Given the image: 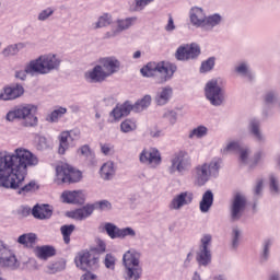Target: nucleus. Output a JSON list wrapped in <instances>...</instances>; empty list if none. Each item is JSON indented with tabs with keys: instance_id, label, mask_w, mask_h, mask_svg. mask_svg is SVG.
I'll return each instance as SVG.
<instances>
[{
	"instance_id": "nucleus-1",
	"label": "nucleus",
	"mask_w": 280,
	"mask_h": 280,
	"mask_svg": "<svg viewBox=\"0 0 280 280\" xmlns=\"http://www.w3.org/2000/svg\"><path fill=\"white\" fill-rule=\"evenodd\" d=\"M1 154L7 180L13 184L8 189H19L27 176V168L36 166L38 158L25 148H18L13 152L1 151Z\"/></svg>"
},
{
	"instance_id": "nucleus-2",
	"label": "nucleus",
	"mask_w": 280,
	"mask_h": 280,
	"mask_svg": "<svg viewBox=\"0 0 280 280\" xmlns=\"http://www.w3.org/2000/svg\"><path fill=\"white\" fill-rule=\"evenodd\" d=\"M62 60L56 54L42 55L31 60L24 68L15 72L18 80H25L28 75H49L52 71L60 69Z\"/></svg>"
},
{
	"instance_id": "nucleus-3",
	"label": "nucleus",
	"mask_w": 280,
	"mask_h": 280,
	"mask_svg": "<svg viewBox=\"0 0 280 280\" xmlns=\"http://www.w3.org/2000/svg\"><path fill=\"white\" fill-rule=\"evenodd\" d=\"M222 167V159L213 158L210 162H205L195 166L191 171V176L195 185L203 187L211 178L220 176Z\"/></svg>"
},
{
	"instance_id": "nucleus-4",
	"label": "nucleus",
	"mask_w": 280,
	"mask_h": 280,
	"mask_svg": "<svg viewBox=\"0 0 280 280\" xmlns=\"http://www.w3.org/2000/svg\"><path fill=\"white\" fill-rule=\"evenodd\" d=\"M176 65L160 61V62H149L145 67L141 68L140 73L143 78H159V84H165L168 80H172L174 73H176Z\"/></svg>"
},
{
	"instance_id": "nucleus-5",
	"label": "nucleus",
	"mask_w": 280,
	"mask_h": 280,
	"mask_svg": "<svg viewBox=\"0 0 280 280\" xmlns=\"http://www.w3.org/2000/svg\"><path fill=\"white\" fill-rule=\"evenodd\" d=\"M124 279L139 280L143 275V267H141V252L135 248L128 249L122 255Z\"/></svg>"
},
{
	"instance_id": "nucleus-6",
	"label": "nucleus",
	"mask_w": 280,
	"mask_h": 280,
	"mask_svg": "<svg viewBox=\"0 0 280 280\" xmlns=\"http://www.w3.org/2000/svg\"><path fill=\"white\" fill-rule=\"evenodd\" d=\"M36 106L28 104L20 106L15 109L10 110L5 119L7 121H14V119H21V125L24 128H35L38 126V117H36Z\"/></svg>"
},
{
	"instance_id": "nucleus-7",
	"label": "nucleus",
	"mask_w": 280,
	"mask_h": 280,
	"mask_svg": "<svg viewBox=\"0 0 280 280\" xmlns=\"http://www.w3.org/2000/svg\"><path fill=\"white\" fill-rule=\"evenodd\" d=\"M205 97L211 106L220 108L226 103V91L222 88V80L214 78L209 80L205 85Z\"/></svg>"
},
{
	"instance_id": "nucleus-8",
	"label": "nucleus",
	"mask_w": 280,
	"mask_h": 280,
	"mask_svg": "<svg viewBox=\"0 0 280 280\" xmlns=\"http://www.w3.org/2000/svg\"><path fill=\"white\" fill-rule=\"evenodd\" d=\"M170 166L167 167L168 174L174 176V174H178L179 176H185L189 170H191V156L185 150H180L175 152L171 160Z\"/></svg>"
},
{
	"instance_id": "nucleus-9",
	"label": "nucleus",
	"mask_w": 280,
	"mask_h": 280,
	"mask_svg": "<svg viewBox=\"0 0 280 280\" xmlns=\"http://www.w3.org/2000/svg\"><path fill=\"white\" fill-rule=\"evenodd\" d=\"M82 179V172L73 168L69 164L57 165L55 183L56 185H71V183H80Z\"/></svg>"
},
{
	"instance_id": "nucleus-10",
	"label": "nucleus",
	"mask_w": 280,
	"mask_h": 280,
	"mask_svg": "<svg viewBox=\"0 0 280 280\" xmlns=\"http://www.w3.org/2000/svg\"><path fill=\"white\" fill-rule=\"evenodd\" d=\"M139 163L141 165H147L150 170H156L161 163H163L161 151L156 148L143 149L139 153Z\"/></svg>"
},
{
	"instance_id": "nucleus-11",
	"label": "nucleus",
	"mask_w": 280,
	"mask_h": 280,
	"mask_svg": "<svg viewBox=\"0 0 280 280\" xmlns=\"http://www.w3.org/2000/svg\"><path fill=\"white\" fill-rule=\"evenodd\" d=\"M81 135L82 133L80 129L62 131L59 135L58 153L66 154L67 150H71V148H75V142L80 141Z\"/></svg>"
},
{
	"instance_id": "nucleus-12",
	"label": "nucleus",
	"mask_w": 280,
	"mask_h": 280,
	"mask_svg": "<svg viewBox=\"0 0 280 280\" xmlns=\"http://www.w3.org/2000/svg\"><path fill=\"white\" fill-rule=\"evenodd\" d=\"M0 267L9 268V270H16V268H19L16 254H14L10 245L5 244L2 240H0Z\"/></svg>"
},
{
	"instance_id": "nucleus-13",
	"label": "nucleus",
	"mask_w": 280,
	"mask_h": 280,
	"mask_svg": "<svg viewBox=\"0 0 280 280\" xmlns=\"http://www.w3.org/2000/svg\"><path fill=\"white\" fill-rule=\"evenodd\" d=\"M104 231L107 233L110 240H126V237H137V231H135V229L130 226L120 229L110 222L104 224Z\"/></svg>"
},
{
	"instance_id": "nucleus-14",
	"label": "nucleus",
	"mask_w": 280,
	"mask_h": 280,
	"mask_svg": "<svg viewBox=\"0 0 280 280\" xmlns=\"http://www.w3.org/2000/svg\"><path fill=\"white\" fill-rule=\"evenodd\" d=\"M74 264L80 270L86 271L89 268H95L100 264V256L89 250H82L74 257Z\"/></svg>"
},
{
	"instance_id": "nucleus-15",
	"label": "nucleus",
	"mask_w": 280,
	"mask_h": 280,
	"mask_svg": "<svg viewBox=\"0 0 280 280\" xmlns=\"http://www.w3.org/2000/svg\"><path fill=\"white\" fill-rule=\"evenodd\" d=\"M246 196L242 194H236L232 201L230 208V218L232 222H240L244 217V211H246Z\"/></svg>"
},
{
	"instance_id": "nucleus-16",
	"label": "nucleus",
	"mask_w": 280,
	"mask_h": 280,
	"mask_svg": "<svg viewBox=\"0 0 280 280\" xmlns=\"http://www.w3.org/2000/svg\"><path fill=\"white\" fill-rule=\"evenodd\" d=\"M194 202V192L186 190L176 194L168 203L170 211H180L184 207H189Z\"/></svg>"
},
{
	"instance_id": "nucleus-17",
	"label": "nucleus",
	"mask_w": 280,
	"mask_h": 280,
	"mask_svg": "<svg viewBox=\"0 0 280 280\" xmlns=\"http://www.w3.org/2000/svg\"><path fill=\"white\" fill-rule=\"evenodd\" d=\"M98 65L103 69L105 75L110 78V75H115V73H119V69H121V61L117 59V57H103L98 59Z\"/></svg>"
},
{
	"instance_id": "nucleus-18",
	"label": "nucleus",
	"mask_w": 280,
	"mask_h": 280,
	"mask_svg": "<svg viewBox=\"0 0 280 280\" xmlns=\"http://www.w3.org/2000/svg\"><path fill=\"white\" fill-rule=\"evenodd\" d=\"M138 21L137 16L118 19L116 21V28H113L110 32L106 33V38H115V36H119L121 32H126V30H130L132 25H136Z\"/></svg>"
},
{
	"instance_id": "nucleus-19",
	"label": "nucleus",
	"mask_w": 280,
	"mask_h": 280,
	"mask_svg": "<svg viewBox=\"0 0 280 280\" xmlns=\"http://www.w3.org/2000/svg\"><path fill=\"white\" fill-rule=\"evenodd\" d=\"M107 78L104 68H102L100 63L84 73V80L88 81L89 84H102V82H106Z\"/></svg>"
},
{
	"instance_id": "nucleus-20",
	"label": "nucleus",
	"mask_w": 280,
	"mask_h": 280,
	"mask_svg": "<svg viewBox=\"0 0 280 280\" xmlns=\"http://www.w3.org/2000/svg\"><path fill=\"white\" fill-rule=\"evenodd\" d=\"M61 200L66 205H83L86 197L82 190H66L61 194Z\"/></svg>"
},
{
	"instance_id": "nucleus-21",
	"label": "nucleus",
	"mask_w": 280,
	"mask_h": 280,
	"mask_svg": "<svg viewBox=\"0 0 280 280\" xmlns=\"http://www.w3.org/2000/svg\"><path fill=\"white\" fill-rule=\"evenodd\" d=\"M207 19V13L203 8L192 7L189 11V21L194 27H200L201 30L205 26V21Z\"/></svg>"
},
{
	"instance_id": "nucleus-22",
	"label": "nucleus",
	"mask_w": 280,
	"mask_h": 280,
	"mask_svg": "<svg viewBox=\"0 0 280 280\" xmlns=\"http://www.w3.org/2000/svg\"><path fill=\"white\" fill-rule=\"evenodd\" d=\"M173 96H174V89H172V86L170 85L162 86L155 93L154 102L156 106H166V104H170Z\"/></svg>"
},
{
	"instance_id": "nucleus-23",
	"label": "nucleus",
	"mask_w": 280,
	"mask_h": 280,
	"mask_svg": "<svg viewBox=\"0 0 280 280\" xmlns=\"http://www.w3.org/2000/svg\"><path fill=\"white\" fill-rule=\"evenodd\" d=\"M94 207L93 205H85L79 209H75V210H72V211H69L67 213V217L68 218H71L72 220H79V221H82V220H86V218H91V215H93V212H94Z\"/></svg>"
},
{
	"instance_id": "nucleus-24",
	"label": "nucleus",
	"mask_w": 280,
	"mask_h": 280,
	"mask_svg": "<svg viewBox=\"0 0 280 280\" xmlns=\"http://www.w3.org/2000/svg\"><path fill=\"white\" fill-rule=\"evenodd\" d=\"M132 110V105L129 101L122 104L116 105V107L110 112L109 117H113L112 121H120L122 117H128Z\"/></svg>"
},
{
	"instance_id": "nucleus-25",
	"label": "nucleus",
	"mask_w": 280,
	"mask_h": 280,
	"mask_svg": "<svg viewBox=\"0 0 280 280\" xmlns=\"http://www.w3.org/2000/svg\"><path fill=\"white\" fill-rule=\"evenodd\" d=\"M23 93H25V90L22 88V85L7 86L0 92V100L3 102L16 100V97H21Z\"/></svg>"
},
{
	"instance_id": "nucleus-26",
	"label": "nucleus",
	"mask_w": 280,
	"mask_h": 280,
	"mask_svg": "<svg viewBox=\"0 0 280 280\" xmlns=\"http://www.w3.org/2000/svg\"><path fill=\"white\" fill-rule=\"evenodd\" d=\"M32 215L36 220H49L54 215V209L49 205H36L32 209Z\"/></svg>"
},
{
	"instance_id": "nucleus-27",
	"label": "nucleus",
	"mask_w": 280,
	"mask_h": 280,
	"mask_svg": "<svg viewBox=\"0 0 280 280\" xmlns=\"http://www.w3.org/2000/svg\"><path fill=\"white\" fill-rule=\"evenodd\" d=\"M98 174L102 180H113V178H115V175L117 174V166H115V162H105L101 166Z\"/></svg>"
},
{
	"instance_id": "nucleus-28",
	"label": "nucleus",
	"mask_w": 280,
	"mask_h": 280,
	"mask_svg": "<svg viewBox=\"0 0 280 280\" xmlns=\"http://www.w3.org/2000/svg\"><path fill=\"white\" fill-rule=\"evenodd\" d=\"M261 121L258 118H250L248 122V130L257 141H264V135L261 133Z\"/></svg>"
},
{
	"instance_id": "nucleus-29",
	"label": "nucleus",
	"mask_w": 280,
	"mask_h": 280,
	"mask_svg": "<svg viewBox=\"0 0 280 280\" xmlns=\"http://www.w3.org/2000/svg\"><path fill=\"white\" fill-rule=\"evenodd\" d=\"M223 21L222 15L219 13H213L210 15H206V21L203 22V28L205 32H211L213 27H218Z\"/></svg>"
},
{
	"instance_id": "nucleus-30",
	"label": "nucleus",
	"mask_w": 280,
	"mask_h": 280,
	"mask_svg": "<svg viewBox=\"0 0 280 280\" xmlns=\"http://www.w3.org/2000/svg\"><path fill=\"white\" fill-rule=\"evenodd\" d=\"M211 207H213V191L207 190L199 202V211L201 213H209Z\"/></svg>"
},
{
	"instance_id": "nucleus-31",
	"label": "nucleus",
	"mask_w": 280,
	"mask_h": 280,
	"mask_svg": "<svg viewBox=\"0 0 280 280\" xmlns=\"http://www.w3.org/2000/svg\"><path fill=\"white\" fill-rule=\"evenodd\" d=\"M37 236L35 233H25L18 237V244L24 246V248H34Z\"/></svg>"
},
{
	"instance_id": "nucleus-32",
	"label": "nucleus",
	"mask_w": 280,
	"mask_h": 280,
	"mask_svg": "<svg viewBox=\"0 0 280 280\" xmlns=\"http://www.w3.org/2000/svg\"><path fill=\"white\" fill-rule=\"evenodd\" d=\"M150 104H152V96L150 94L144 95L141 100H138L131 108L133 113H143Z\"/></svg>"
},
{
	"instance_id": "nucleus-33",
	"label": "nucleus",
	"mask_w": 280,
	"mask_h": 280,
	"mask_svg": "<svg viewBox=\"0 0 280 280\" xmlns=\"http://www.w3.org/2000/svg\"><path fill=\"white\" fill-rule=\"evenodd\" d=\"M235 73L241 75V78H253V71H250V63L248 61H241L234 68Z\"/></svg>"
},
{
	"instance_id": "nucleus-34",
	"label": "nucleus",
	"mask_w": 280,
	"mask_h": 280,
	"mask_svg": "<svg viewBox=\"0 0 280 280\" xmlns=\"http://www.w3.org/2000/svg\"><path fill=\"white\" fill-rule=\"evenodd\" d=\"M35 253L38 259H49L56 255V248L49 245L38 246L35 248Z\"/></svg>"
},
{
	"instance_id": "nucleus-35",
	"label": "nucleus",
	"mask_w": 280,
	"mask_h": 280,
	"mask_svg": "<svg viewBox=\"0 0 280 280\" xmlns=\"http://www.w3.org/2000/svg\"><path fill=\"white\" fill-rule=\"evenodd\" d=\"M196 261L198 266H202L203 268H207L209 264H211V250L208 249H198Z\"/></svg>"
},
{
	"instance_id": "nucleus-36",
	"label": "nucleus",
	"mask_w": 280,
	"mask_h": 280,
	"mask_svg": "<svg viewBox=\"0 0 280 280\" xmlns=\"http://www.w3.org/2000/svg\"><path fill=\"white\" fill-rule=\"evenodd\" d=\"M244 237V232L238 226H233L231 232V245L232 248H238L240 244H242V240Z\"/></svg>"
},
{
	"instance_id": "nucleus-37",
	"label": "nucleus",
	"mask_w": 280,
	"mask_h": 280,
	"mask_svg": "<svg viewBox=\"0 0 280 280\" xmlns=\"http://www.w3.org/2000/svg\"><path fill=\"white\" fill-rule=\"evenodd\" d=\"M0 187H4V189H8L9 187H14V184L10 183L5 175V167L3 164V156L2 153L0 152Z\"/></svg>"
},
{
	"instance_id": "nucleus-38",
	"label": "nucleus",
	"mask_w": 280,
	"mask_h": 280,
	"mask_svg": "<svg viewBox=\"0 0 280 280\" xmlns=\"http://www.w3.org/2000/svg\"><path fill=\"white\" fill-rule=\"evenodd\" d=\"M207 135H209V128L205 125H200L189 131L188 139H203Z\"/></svg>"
},
{
	"instance_id": "nucleus-39",
	"label": "nucleus",
	"mask_w": 280,
	"mask_h": 280,
	"mask_svg": "<svg viewBox=\"0 0 280 280\" xmlns=\"http://www.w3.org/2000/svg\"><path fill=\"white\" fill-rule=\"evenodd\" d=\"M113 23V15L104 13L98 16V20L94 23V30H102V27H108Z\"/></svg>"
},
{
	"instance_id": "nucleus-40",
	"label": "nucleus",
	"mask_w": 280,
	"mask_h": 280,
	"mask_svg": "<svg viewBox=\"0 0 280 280\" xmlns=\"http://www.w3.org/2000/svg\"><path fill=\"white\" fill-rule=\"evenodd\" d=\"M65 115H67V107H57L48 115L47 121L56 124L58 122V119H61Z\"/></svg>"
},
{
	"instance_id": "nucleus-41",
	"label": "nucleus",
	"mask_w": 280,
	"mask_h": 280,
	"mask_svg": "<svg viewBox=\"0 0 280 280\" xmlns=\"http://www.w3.org/2000/svg\"><path fill=\"white\" fill-rule=\"evenodd\" d=\"M186 54L188 60H196L200 56V46L196 43L186 44Z\"/></svg>"
},
{
	"instance_id": "nucleus-42",
	"label": "nucleus",
	"mask_w": 280,
	"mask_h": 280,
	"mask_svg": "<svg viewBox=\"0 0 280 280\" xmlns=\"http://www.w3.org/2000/svg\"><path fill=\"white\" fill-rule=\"evenodd\" d=\"M162 119H165L170 126H176V122L178 121V113L174 109H164Z\"/></svg>"
},
{
	"instance_id": "nucleus-43",
	"label": "nucleus",
	"mask_w": 280,
	"mask_h": 280,
	"mask_svg": "<svg viewBox=\"0 0 280 280\" xmlns=\"http://www.w3.org/2000/svg\"><path fill=\"white\" fill-rule=\"evenodd\" d=\"M269 189L272 196H279L280 194L279 177H277V175L275 174L269 175Z\"/></svg>"
},
{
	"instance_id": "nucleus-44",
	"label": "nucleus",
	"mask_w": 280,
	"mask_h": 280,
	"mask_svg": "<svg viewBox=\"0 0 280 280\" xmlns=\"http://www.w3.org/2000/svg\"><path fill=\"white\" fill-rule=\"evenodd\" d=\"M21 49H25L24 43H18V44L10 45L3 49L2 54H3V56H16V54H19L21 51Z\"/></svg>"
},
{
	"instance_id": "nucleus-45",
	"label": "nucleus",
	"mask_w": 280,
	"mask_h": 280,
	"mask_svg": "<svg viewBox=\"0 0 280 280\" xmlns=\"http://www.w3.org/2000/svg\"><path fill=\"white\" fill-rule=\"evenodd\" d=\"M270 248H272V242L265 240L262 243V252L260 253V261L262 264L270 259Z\"/></svg>"
},
{
	"instance_id": "nucleus-46",
	"label": "nucleus",
	"mask_w": 280,
	"mask_h": 280,
	"mask_svg": "<svg viewBox=\"0 0 280 280\" xmlns=\"http://www.w3.org/2000/svg\"><path fill=\"white\" fill-rule=\"evenodd\" d=\"M121 132H135L137 130V120L127 118L120 124Z\"/></svg>"
},
{
	"instance_id": "nucleus-47",
	"label": "nucleus",
	"mask_w": 280,
	"mask_h": 280,
	"mask_svg": "<svg viewBox=\"0 0 280 280\" xmlns=\"http://www.w3.org/2000/svg\"><path fill=\"white\" fill-rule=\"evenodd\" d=\"M214 67H215V57H210L201 62L199 71L200 73H209L213 71Z\"/></svg>"
},
{
	"instance_id": "nucleus-48",
	"label": "nucleus",
	"mask_w": 280,
	"mask_h": 280,
	"mask_svg": "<svg viewBox=\"0 0 280 280\" xmlns=\"http://www.w3.org/2000/svg\"><path fill=\"white\" fill-rule=\"evenodd\" d=\"M60 231H61V235L63 237L65 244H69V242H71V235L75 231V225L73 224L62 225L60 228Z\"/></svg>"
},
{
	"instance_id": "nucleus-49",
	"label": "nucleus",
	"mask_w": 280,
	"mask_h": 280,
	"mask_svg": "<svg viewBox=\"0 0 280 280\" xmlns=\"http://www.w3.org/2000/svg\"><path fill=\"white\" fill-rule=\"evenodd\" d=\"M212 242L213 236L211 234H203L200 238L198 250H211Z\"/></svg>"
},
{
	"instance_id": "nucleus-50",
	"label": "nucleus",
	"mask_w": 280,
	"mask_h": 280,
	"mask_svg": "<svg viewBox=\"0 0 280 280\" xmlns=\"http://www.w3.org/2000/svg\"><path fill=\"white\" fill-rule=\"evenodd\" d=\"M266 153L264 151H258L254 154L253 159L249 161V170H255L259 163L264 161Z\"/></svg>"
},
{
	"instance_id": "nucleus-51",
	"label": "nucleus",
	"mask_w": 280,
	"mask_h": 280,
	"mask_svg": "<svg viewBox=\"0 0 280 280\" xmlns=\"http://www.w3.org/2000/svg\"><path fill=\"white\" fill-rule=\"evenodd\" d=\"M175 58H176V60H179L180 62H187V60H189L188 57H187V46H186V44L179 46L176 49Z\"/></svg>"
},
{
	"instance_id": "nucleus-52",
	"label": "nucleus",
	"mask_w": 280,
	"mask_h": 280,
	"mask_svg": "<svg viewBox=\"0 0 280 280\" xmlns=\"http://www.w3.org/2000/svg\"><path fill=\"white\" fill-rule=\"evenodd\" d=\"M240 163H242L243 165H247L249 167V163H250V149L248 148H241L240 149Z\"/></svg>"
},
{
	"instance_id": "nucleus-53",
	"label": "nucleus",
	"mask_w": 280,
	"mask_h": 280,
	"mask_svg": "<svg viewBox=\"0 0 280 280\" xmlns=\"http://www.w3.org/2000/svg\"><path fill=\"white\" fill-rule=\"evenodd\" d=\"M275 102H277V93L275 92H269L266 94L265 96V108H264V115H266V117H268V113L266 112V109L271 106V104H275Z\"/></svg>"
},
{
	"instance_id": "nucleus-54",
	"label": "nucleus",
	"mask_w": 280,
	"mask_h": 280,
	"mask_svg": "<svg viewBox=\"0 0 280 280\" xmlns=\"http://www.w3.org/2000/svg\"><path fill=\"white\" fill-rule=\"evenodd\" d=\"M92 207H94V211L95 209H98L100 211H110V209H113V205L108 200L96 201Z\"/></svg>"
},
{
	"instance_id": "nucleus-55",
	"label": "nucleus",
	"mask_w": 280,
	"mask_h": 280,
	"mask_svg": "<svg viewBox=\"0 0 280 280\" xmlns=\"http://www.w3.org/2000/svg\"><path fill=\"white\" fill-rule=\"evenodd\" d=\"M237 150H242L240 148V142L238 141H231L229 142L223 149H221L222 154H229V152H237Z\"/></svg>"
},
{
	"instance_id": "nucleus-56",
	"label": "nucleus",
	"mask_w": 280,
	"mask_h": 280,
	"mask_svg": "<svg viewBox=\"0 0 280 280\" xmlns=\"http://www.w3.org/2000/svg\"><path fill=\"white\" fill-rule=\"evenodd\" d=\"M90 252L96 253L97 255H104V253H106V241L97 238L96 246L93 247Z\"/></svg>"
},
{
	"instance_id": "nucleus-57",
	"label": "nucleus",
	"mask_w": 280,
	"mask_h": 280,
	"mask_svg": "<svg viewBox=\"0 0 280 280\" xmlns=\"http://www.w3.org/2000/svg\"><path fill=\"white\" fill-rule=\"evenodd\" d=\"M100 148L104 156H113L115 154V145L112 143H100Z\"/></svg>"
},
{
	"instance_id": "nucleus-58",
	"label": "nucleus",
	"mask_w": 280,
	"mask_h": 280,
	"mask_svg": "<svg viewBox=\"0 0 280 280\" xmlns=\"http://www.w3.org/2000/svg\"><path fill=\"white\" fill-rule=\"evenodd\" d=\"M149 3L150 2L148 1H132L129 10L130 12H141V10H144Z\"/></svg>"
},
{
	"instance_id": "nucleus-59",
	"label": "nucleus",
	"mask_w": 280,
	"mask_h": 280,
	"mask_svg": "<svg viewBox=\"0 0 280 280\" xmlns=\"http://www.w3.org/2000/svg\"><path fill=\"white\" fill-rule=\"evenodd\" d=\"M54 12H56V9L52 7H48L39 12L37 19L38 21H47L49 16L54 15Z\"/></svg>"
},
{
	"instance_id": "nucleus-60",
	"label": "nucleus",
	"mask_w": 280,
	"mask_h": 280,
	"mask_svg": "<svg viewBox=\"0 0 280 280\" xmlns=\"http://www.w3.org/2000/svg\"><path fill=\"white\" fill-rule=\"evenodd\" d=\"M35 141L38 150H47V148H49V141L47 138H45V136L36 135Z\"/></svg>"
},
{
	"instance_id": "nucleus-61",
	"label": "nucleus",
	"mask_w": 280,
	"mask_h": 280,
	"mask_svg": "<svg viewBox=\"0 0 280 280\" xmlns=\"http://www.w3.org/2000/svg\"><path fill=\"white\" fill-rule=\"evenodd\" d=\"M115 256L113 254H106L105 259H104V265L108 270H115Z\"/></svg>"
},
{
	"instance_id": "nucleus-62",
	"label": "nucleus",
	"mask_w": 280,
	"mask_h": 280,
	"mask_svg": "<svg viewBox=\"0 0 280 280\" xmlns=\"http://www.w3.org/2000/svg\"><path fill=\"white\" fill-rule=\"evenodd\" d=\"M79 152L81 156H84L85 159H89V156H93V153L91 152V147H89L88 144L82 145L79 149Z\"/></svg>"
},
{
	"instance_id": "nucleus-63",
	"label": "nucleus",
	"mask_w": 280,
	"mask_h": 280,
	"mask_svg": "<svg viewBox=\"0 0 280 280\" xmlns=\"http://www.w3.org/2000/svg\"><path fill=\"white\" fill-rule=\"evenodd\" d=\"M34 187H36V183L30 182L24 187L19 189V194H28V191H33Z\"/></svg>"
},
{
	"instance_id": "nucleus-64",
	"label": "nucleus",
	"mask_w": 280,
	"mask_h": 280,
	"mask_svg": "<svg viewBox=\"0 0 280 280\" xmlns=\"http://www.w3.org/2000/svg\"><path fill=\"white\" fill-rule=\"evenodd\" d=\"M261 191H264V179H258L254 188V194L255 196H261Z\"/></svg>"
}]
</instances>
